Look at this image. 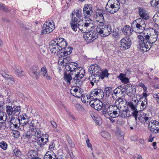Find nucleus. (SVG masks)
<instances>
[{
	"mask_svg": "<svg viewBox=\"0 0 159 159\" xmlns=\"http://www.w3.org/2000/svg\"><path fill=\"white\" fill-rule=\"evenodd\" d=\"M134 87H133V89H129L128 92H127V95L130 96L133 95L135 93L136 89Z\"/></svg>",
	"mask_w": 159,
	"mask_h": 159,
	"instance_id": "obj_55",
	"label": "nucleus"
},
{
	"mask_svg": "<svg viewBox=\"0 0 159 159\" xmlns=\"http://www.w3.org/2000/svg\"><path fill=\"white\" fill-rule=\"evenodd\" d=\"M149 117H148L146 114L142 113L140 114L138 119L139 121L143 124H148L149 122Z\"/></svg>",
	"mask_w": 159,
	"mask_h": 159,
	"instance_id": "obj_27",
	"label": "nucleus"
},
{
	"mask_svg": "<svg viewBox=\"0 0 159 159\" xmlns=\"http://www.w3.org/2000/svg\"><path fill=\"white\" fill-rule=\"evenodd\" d=\"M101 135L104 138L108 140H110L111 137L110 134L107 131H103L101 132Z\"/></svg>",
	"mask_w": 159,
	"mask_h": 159,
	"instance_id": "obj_46",
	"label": "nucleus"
},
{
	"mask_svg": "<svg viewBox=\"0 0 159 159\" xmlns=\"http://www.w3.org/2000/svg\"><path fill=\"white\" fill-rule=\"evenodd\" d=\"M152 31L153 32L154 34H152L150 33V31L149 30H147V34L149 36V40H148V43L151 45L154 43L156 42L158 38V34L156 31L154 30H152Z\"/></svg>",
	"mask_w": 159,
	"mask_h": 159,
	"instance_id": "obj_17",
	"label": "nucleus"
},
{
	"mask_svg": "<svg viewBox=\"0 0 159 159\" xmlns=\"http://www.w3.org/2000/svg\"><path fill=\"white\" fill-rule=\"evenodd\" d=\"M79 31H80L83 33H86V32L92 30L94 27L93 23L90 20H88L84 22L83 21L78 22Z\"/></svg>",
	"mask_w": 159,
	"mask_h": 159,
	"instance_id": "obj_6",
	"label": "nucleus"
},
{
	"mask_svg": "<svg viewBox=\"0 0 159 159\" xmlns=\"http://www.w3.org/2000/svg\"><path fill=\"white\" fill-rule=\"evenodd\" d=\"M153 96L157 102L159 103V93H153Z\"/></svg>",
	"mask_w": 159,
	"mask_h": 159,
	"instance_id": "obj_61",
	"label": "nucleus"
},
{
	"mask_svg": "<svg viewBox=\"0 0 159 159\" xmlns=\"http://www.w3.org/2000/svg\"><path fill=\"white\" fill-rule=\"evenodd\" d=\"M25 117H26L24 116H23L22 118H21V120H20L19 119V125L20 126L21 125L22 126H23L25 127H28L29 126V128H30V123H29V122L28 121V118L26 115Z\"/></svg>",
	"mask_w": 159,
	"mask_h": 159,
	"instance_id": "obj_29",
	"label": "nucleus"
},
{
	"mask_svg": "<svg viewBox=\"0 0 159 159\" xmlns=\"http://www.w3.org/2000/svg\"><path fill=\"white\" fill-rule=\"evenodd\" d=\"M133 101L135 102H136V101L133 100V99H132V102H129L128 103V106L129 107H130L132 109V110L136 109V107H137V106H135L133 104Z\"/></svg>",
	"mask_w": 159,
	"mask_h": 159,
	"instance_id": "obj_54",
	"label": "nucleus"
},
{
	"mask_svg": "<svg viewBox=\"0 0 159 159\" xmlns=\"http://www.w3.org/2000/svg\"><path fill=\"white\" fill-rule=\"evenodd\" d=\"M137 109H135V110H132V115L134 117L135 119L136 120H137V117L138 116V111H137Z\"/></svg>",
	"mask_w": 159,
	"mask_h": 159,
	"instance_id": "obj_62",
	"label": "nucleus"
},
{
	"mask_svg": "<svg viewBox=\"0 0 159 159\" xmlns=\"http://www.w3.org/2000/svg\"><path fill=\"white\" fill-rule=\"evenodd\" d=\"M83 90L80 87H72L70 90L71 94L75 97L80 98L82 97Z\"/></svg>",
	"mask_w": 159,
	"mask_h": 159,
	"instance_id": "obj_19",
	"label": "nucleus"
},
{
	"mask_svg": "<svg viewBox=\"0 0 159 159\" xmlns=\"http://www.w3.org/2000/svg\"><path fill=\"white\" fill-rule=\"evenodd\" d=\"M71 75H72L70 73H68V72L65 71L64 75V78L65 80L69 84L70 83V80H72V78Z\"/></svg>",
	"mask_w": 159,
	"mask_h": 159,
	"instance_id": "obj_40",
	"label": "nucleus"
},
{
	"mask_svg": "<svg viewBox=\"0 0 159 159\" xmlns=\"http://www.w3.org/2000/svg\"><path fill=\"white\" fill-rule=\"evenodd\" d=\"M56 156L54 152H47L44 156V159H55Z\"/></svg>",
	"mask_w": 159,
	"mask_h": 159,
	"instance_id": "obj_37",
	"label": "nucleus"
},
{
	"mask_svg": "<svg viewBox=\"0 0 159 159\" xmlns=\"http://www.w3.org/2000/svg\"><path fill=\"white\" fill-rule=\"evenodd\" d=\"M96 29L98 34L102 37L107 36L112 33L111 26L109 25H104V23L102 25H98Z\"/></svg>",
	"mask_w": 159,
	"mask_h": 159,
	"instance_id": "obj_4",
	"label": "nucleus"
},
{
	"mask_svg": "<svg viewBox=\"0 0 159 159\" xmlns=\"http://www.w3.org/2000/svg\"><path fill=\"white\" fill-rule=\"evenodd\" d=\"M131 44L130 39L127 37L123 38L119 43V47L120 49L124 51L129 48Z\"/></svg>",
	"mask_w": 159,
	"mask_h": 159,
	"instance_id": "obj_12",
	"label": "nucleus"
},
{
	"mask_svg": "<svg viewBox=\"0 0 159 159\" xmlns=\"http://www.w3.org/2000/svg\"><path fill=\"white\" fill-rule=\"evenodd\" d=\"M74 80L73 82L75 84V87H80L82 84V82L80 80L81 79H76V78L73 77Z\"/></svg>",
	"mask_w": 159,
	"mask_h": 159,
	"instance_id": "obj_45",
	"label": "nucleus"
},
{
	"mask_svg": "<svg viewBox=\"0 0 159 159\" xmlns=\"http://www.w3.org/2000/svg\"><path fill=\"white\" fill-rule=\"evenodd\" d=\"M63 57L62 59L61 58L59 59L58 61V63L59 64H60L61 65L62 64L63 65V66H65V65L68 64L70 62V61L71 60L70 57V56H67L65 57Z\"/></svg>",
	"mask_w": 159,
	"mask_h": 159,
	"instance_id": "obj_35",
	"label": "nucleus"
},
{
	"mask_svg": "<svg viewBox=\"0 0 159 159\" xmlns=\"http://www.w3.org/2000/svg\"><path fill=\"white\" fill-rule=\"evenodd\" d=\"M29 154L31 157V159H37V157H35L36 154V152L34 151H30L29 152Z\"/></svg>",
	"mask_w": 159,
	"mask_h": 159,
	"instance_id": "obj_58",
	"label": "nucleus"
},
{
	"mask_svg": "<svg viewBox=\"0 0 159 159\" xmlns=\"http://www.w3.org/2000/svg\"><path fill=\"white\" fill-rule=\"evenodd\" d=\"M7 114L9 116L14 115L17 116L19 115L20 112V109L18 106H14L12 107L11 106H7L6 108Z\"/></svg>",
	"mask_w": 159,
	"mask_h": 159,
	"instance_id": "obj_11",
	"label": "nucleus"
},
{
	"mask_svg": "<svg viewBox=\"0 0 159 159\" xmlns=\"http://www.w3.org/2000/svg\"><path fill=\"white\" fill-rule=\"evenodd\" d=\"M0 147L4 150H6L7 148V144L4 141H2L0 143Z\"/></svg>",
	"mask_w": 159,
	"mask_h": 159,
	"instance_id": "obj_59",
	"label": "nucleus"
},
{
	"mask_svg": "<svg viewBox=\"0 0 159 159\" xmlns=\"http://www.w3.org/2000/svg\"><path fill=\"white\" fill-rule=\"evenodd\" d=\"M124 87L123 86H120L116 88L113 90V95H115V96H120V94H123L125 92L124 90Z\"/></svg>",
	"mask_w": 159,
	"mask_h": 159,
	"instance_id": "obj_32",
	"label": "nucleus"
},
{
	"mask_svg": "<svg viewBox=\"0 0 159 159\" xmlns=\"http://www.w3.org/2000/svg\"><path fill=\"white\" fill-rule=\"evenodd\" d=\"M38 138H39L37 141V143L38 145H42L44 144V142L45 139L43 138V134L40 137H37Z\"/></svg>",
	"mask_w": 159,
	"mask_h": 159,
	"instance_id": "obj_53",
	"label": "nucleus"
},
{
	"mask_svg": "<svg viewBox=\"0 0 159 159\" xmlns=\"http://www.w3.org/2000/svg\"><path fill=\"white\" fill-rule=\"evenodd\" d=\"M92 100L89 104L91 106L94 108L98 111L101 110L103 107L102 102L99 99H97L96 101Z\"/></svg>",
	"mask_w": 159,
	"mask_h": 159,
	"instance_id": "obj_21",
	"label": "nucleus"
},
{
	"mask_svg": "<svg viewBox=\"0 0 159 159\" xmlns=\"http://www.w3.org/2000/svg\"><path fill=\"white\" fill-rule=\"evenodd\" d=\"M153 20L157 25H159V12L155 14L153 17Z\"/></svg>",
	"mask_w": 159,
	"mask_h": 159,
	"instance_id": "obj_50",
	"label": "nucleus"
},
{
	"mask_svg": "<svg viewBox=\"0 0 159 159\" xmlns=\"http://www.w3.org/2000/svg\"><path fill=\"white\" fill-rule=\"evenodd\" d=\"M74 21H70V25L71 28L73 31L76 32H79L78 22Z\"/></svg>",
	"mask_w": 159,
	"mask_h": 159,
	"instance_id": "obj_39",
	"label": "nucleus"
},
{
	"mask_svg": "<svg viewBox=\"0 0 159 159\" xmlns=\"http://www.w3.org/2000/svg\"><path fill=\"white\" fill-rule=\"evenodd\" d=\"M76 109L78 111H82L84 110L83 107L79 103H77L75 105Z\"/></svg>",
	"mask_w": 159,
	"mask_h": 159,
	"instance_id": "obj_60",
	"label": "nucleus"
},
{
	"mask_svg": "<svg viewBox=\"0 0 159 159\" xmlns=\"http://www.w3.org/2000/svg\"><path fill=\"white\" fill-rule=\"evenodd\" d=\"M55 148V145L54 142L52 141L51 143L49 145L48 150H49L48 152H53V150Z\"/></svg>",
	"mask_w": 159,
	"mask_h": 159,
	"instance_id": "obj_57",
	"label": "nucleus"
},
{
	"mask_svg": "<svg viewBox=\"0 0 159 159\" xmlns=\"http://www.w3.org/2000/svg\"><path fill=\"white\" fill-rule=\"evenodd\" d=\"M125 100L121 97H118L115 102V104L110 106L106 110L107 113L111 118H115L120 116V110Z\"/></svg>",
	"mask_w": 159,
	"mask_h": 159,
	"instance_id": "obj_1",
	"label": "nucleus"
},
{
	"mask_svg": "<svg viewBox=\"0 0 159 159\" xmlns=\"http://www.w3.org/2000/svg\"><path fill=\"white\" fill-rule=\"evenodd\" d=\"M112 33H113L112 35L114 38H115L116 39L118 37V36L119 35V32L113 31V32L112 31Z\"/></svg>",
	"mask_w": 159,
	"mask_h": 159,
	"instance_id": "obj_63",
	"label": "nucleus"
},
{
	"mask_svg": "<svg viewBox=\"0 0 159 159\" xmlns=\"http://www.w3.org/2000/svg\"><path fill=\"white\" fill-rule=\"evenodd\" d=\"M89 70L90 73L92 71V74L100 73L101 72L100 67L96 64L90 66Z\"/></svg>",
	"mask_w": 159,
	"mask_h": 159,
	"instance_id": "obj_26",
	"label": "nucleus"
},
{
	"mask_svg": "<svg viewBox=\"0 0 159 159\" xmlns=\"http://www.w3.org/2000/svg\"><path fill=\"white\" fill-rule=\"evenodd\" d=\"M92 78L93 81L95 83L98 82L101 78L100 73L92 74Z\"/></svg>",
	"mask_w": 159,
	"mask_h": 159,
	"instance_id": "obj_44",
	"label": "nucleus"
},
{
	"mask_svg": "<svg viewBox=\"0 0 159 159\" xmlns=\"http://www.w3.org/2000/svg\"><path fill=\"white\" fill-rule=\"evenodd\" d=\"M13 155L17 157H20L21 154L20 150L18 148H16L13 150Z\"/></svg>",
	"mask_w": 159,
	"mask_h": 159,
	"instance_id": "obj_56",
	"label": "nucleus"
},
{
	"mask_svg": "<svg viewBox=\"0 0 159 159\" xmlns=\"http://www.w3.org/2000/svg\"><path fill=\"white\" fill-rule=\"evenodd\" d=\"M139 85L143 88L144 92H147V88L145 86L144 84L140 83Z\"/></svg>",
	"mask_w": 159,
	"mask_h": 159,
	"instance_id": "obj_64",
	"label": "nucleus"
},
{
	"mask_svg": "<svg viewBox=\"0 0 159 159\" xmlns=\"http://www.w3.org/2000/svg\"><path fill=\"white\" fill-rule=\"evenodd\" d=\"M81 11L80 9L74 10L72 13V18L71 21L79 22L82 19Z\"/></svg>",
	"mask_w": 159,
	"mask_h": 159,
	"instance_id": "obj_16",
	"label": "nucleus"
},
{
	"mask_svg": "<svg viewBox=\"0 0 159 159\" xmlns=\"http://www.w3.org/2000/svg\"><path fill=\"white\" fill-rule=\"evenodd\" d=\"M103 107L105 109H107V108L110 106L111 102L108 100L105 99L103 101Z\"/></svg>",
	"mask_w": 159,
	"mask_h": 159,
	"instance_id": "obj_47",
	"label": "nucleus"
},
{
	"mask_svg": "<svg viewBox=\"0 0 159 159\" xmlns=\"http://www.w3.org/2000/svg\"><path fill=\"white\" fill-rule=\"evenodd\" d=\"M104 93L103 91L99 89H95L92 91V93L90 94V96L93 97V96L96 97L95 98L96 99H101L104 97Z\"/></svg>",
	"mask_w": 159,
	"mask_h": 159,
	"instance_id": "obj_22",
	"label": "nucleus"
},
{
	"mask_svg": "<svg viewBox=\"0 0 159 159\" xmlns=\"http://www.w3.org/2000/svg\"><path fill=\"white\" fill-rule=\"evenodd\" d=\"M78 64L75 62H69L68 64L65 65L64 68V70L68 73L69 72L71 74L74 75L75 73L76 70H78Z\"/></svg>",
	"mask_w": 159,
	"mask_h": 159,
	"instance_id": "obj_13",
	"label": "nucleus"
},
{
	"mask_svg": "<svg viewBox=\"0 0 159 159\" xmlns=\"http://www.w3.org/2000/svg\"><path fill=\"white\" fill-rule=\"evenodd\" d=\"M83 13L86 16H89L93 12L92 8L90 4L84 5L83 10Z\"/></svg>",
	"mask_w": 159,
	"mask_h": 159,
	"instance_id": "obj_25",
	"label": "nucleus"
},
{
	"mask_svg": "<svg viewBox=\"0 0 159 159\" xmlns=\"http://www.w3.org/2000/svg\"><path fill=\"white\" fill-rule=\"evenodd\" d=\"M132 110L126 109L120 110V116L122 118H126L132 115Z\"/></svg>",
	"mask_w": 159,
	"mask_h": 159,
	"instance_id": "obj_30",
	"label": "nucleus"
},
{
	"mask_svg": "<svg viewBox=\"0 0 159 159\" xmlns=\"http://www.w3.org/2000/svg\"><path fill=\"white\" fill-rule=\"evenodd\" d=\"M67 42L62 38L57 39L55 41L53 40L49 44V48L52 53H57V56L61 58L60 55L62 48H64V46H66Z\"/></svg>",
	"mask_w": 159,
	"mask_h": 159,
	"instance_id": "obj_3",
	"label": "nucleus"
},
{
	"mask_svg": "<svg viewBox=\"0 0 159 159\" xmlns=\"http://www.w3.org/2000/svg\"><path fill=\"white\" fill-rule=\"evenodd\" d=\"M2 76L4 78L7 80L8 82L11 84H15V81L14 78L12 77H9V75L4 73L1 74Z\"/></svg>",
	"mask_w": 159,
	"mask_h": 159,
	"instance_id": "obj_41",
	"label": "nucleus"
},
{
	"mask_svg": "<svg viewBox=\"0 0 159 159\" xmlns=\"http://www.w3.org/2000/svg\"><path fill=\"white\" fill-rule=\"evenodd\" d=\"M123 32L124 34L129 36L131 35L133 31L132 29L130 26H126L123 27Z\"/></svg>",
	"mask_w": 159,
	"mask_h": 159,
	"instance_id": "obj_38",
	"label": "nucleus"
},
{
	"mask_svg": "<svg viewBox=\"0 0 159 159\" xmlns=\"http://www.w3.org/2000/svg\"><path fill=\"white\" fill-rule=\"evenodd\" d=\"M41 74L43 78L47 80H50L52 79L51 77L48 74V71L45 66L42 67L41 69Z\"/></svg>",
	"mask_w": 159,
	"mask_h": 159,
	"instance_id": "obj_34",
	"label": "nucleus"
},
{
	"mask_svg": "<svg viewBox=\"0 0 159 159\" xmlns=\"http://www.w3.org/2000/svg\"><path fill=\"white\" fill-rule=\"evenodd\" d=\"M149 36L147 34V30L144 33L138 35V41L139 43H148Z\"/></svg>",
	"mask_w": 159,
	"mask_h": 159,
	"instance_id": "obj_20",
	"label": "nucleus"
},
{
	"mask_svg": "<svg viewBox=\"0 0 159 159\" xmlns=\"http://www.w3.org/2000/svg\"><path fill=\"white\" fill-rule=\"evenodd\" d=\"M55 28L53 22L47 21L43 25L42 28L41 34H46L52 32Z\"/></svg>",
	"mask_w": 159,
	"mask_h": 159,
	"instance_id": "obj_9",
	"label": "nucleus"
},
{
	"mask_svg": "<svg viewBox=\"0 0 159 159\" xmlns=\"http://www.w3.org/2000/svg\"><path fill=\"white\" fill-rule=\"evenodd\" d=\"M149 129L153 133H159V122L156 120H152L149 122Z\"/></svg>",
	"mask_w": 159,
	"mask_h": 159,
	"instance_id": "obj_14",
	"label": "nucleus"
},
{
	"mask_svg": "<svg viewBox=\"0 0 159 159\" xmlns=\"http://www.w3.org/2000/svg\"><path fill=\"white\" fill-rule=\"evenodd\" d=\"M78 70H77L75 73H74V75L76 79H81L84 76L85 74V70L84 69L82 68H78Z\"/></svg>",
	"mask_w": 159,
	"mask_h": 159,
	"instance_id": "obj_28",
	"label": "nucleus"
},
{
	"mask_svg": "<svg viewBox=\"0 0 159 159\" xmlns=\"http://www.w3.org/2000/svg\"><path fill=\"white\" fill-rule=\"evenodd\" d=\"M39 122L36 120H32L30 122V131L25 133L23 136L25 139H30L32 136L37 137H40L43 134V133L39 128Z\"/></svg>",
	"mask_w": 159,
	"mask_h": 159,
	"instance_id": "obj_2",
	"label": "nucleus"
},
{
	"mask_svg": "<svg viewBox=\"0 0 159 159\" xmlns=\"http://www.w3.org/2000/svg\"><path fill=\"white\" fill-rule=\"evenodd\" d=\"M137 106L140 104V108L141 110H143L145 108L147 105V101L146 98H141L140 100L137 102Z\"/></svg>",
	"mask_w": 159,
	"mask_h": 159,
	"instance_id": "obj_31",
	"label": "nucleus"
},
{
	"mask_svg": "<svg viewBox=\"0 0 159 159\" xmlns=\"http://www.w3.org/2000/svg\"><path fill=\"white\" fill-rule=\"evenodd\" d=\"M138 10L139 13L141 18L145 20L149 19V14L146 10L142 7H139Z\"/></svg>",
	"mask_w": 159,
	"mask_h": 159,
	"instance_id": "obj_23",
	"label": "nucleus"
},
{
	"mask_svg": "<svg viewBox=\"0 0 159 159\" xmlns=\"http://www.w3.org/2000/svg\"><path fill=\"white\" fill-rule=\"evenodd\" d=\"M67 45V44L66 46H64L63 47L64 48H62L61 52V54L60 55L61 58L68 55L70 54L72 52V48L69 46L68 47H66Z\"/></svg>",
	"mask_w": 159,
	"mask_h": 159,
	"instance_id": "obj_24",
	"label": "nucleus"
},
{
	"mask_svg": "<svg viewBox=\"0 0 159 159\" xmlns=\"http://www.w3.org/2000/svg\"><path fill=\"white\" fill-rule=\"evenodd\" d=\"M132 26L134 29L136 33H141L145 28V21L141 18H138L133 21Z\"/></svg>",
	"mask_w": 159,
	"mask_h": 159,
	"instance_id": "obj_7",
	"label": "nucleus"
},
{
	"mask_svg": "<svg viewBox=\"0 0 159 159\" xmlns=\"http://www.w3.org/2000/svg\"><path fill=\"white\" fill-rule=\"evenodd\" d=\"M126 84L124 85V90H125V91L126 92H128L129 89H133V87H134V86H133V85L130 83H128L127 84Z\"/></svg>",
	"mask_w": 159,
	"mask_h": 159,
	"instance_id": "obj_51",
	"label": "nucleus"
},
{
	"mask_svg": "<svg viewBox=\"0 0 159 159\" xmlns=\"http://www.w3.org/2000/svg\"><path fill=\"white\" fill-rule=\"evenodd\" d=\"M7 119V115L5 112H0V123H4Z\"/></svg>",
	"mask_w": 159,
	"mask_h": 159,
	"instance_id": "obj_43",
	"label": "nucleus"
},
{
	"mask_svg": "<svg viewBox=\"0 0 159 159\" xmlns=\"http://www.w3.org/2000/svg\"><path fill=\"white\" fill-rule=\"evenodd\" d=\"M29 74L37 80L40 75L39 70L38 66L36 65L32 66L29 71Z\"/></svg>",
	"mask_w": 159,
	"mask_h": 159,
	"instance_id": "obj_15",
	"label": "nucleus"
},
{
	"mask_svg": "<svg viewBox=\"0 0 159 159\" xmlns=\"http://www.w3.org/2000/svg\"><path fill=\"white\" fill-rule=\"evenodd\" d=\"M109 75V74L108 73V71L107 70H106L102 72L101 71V72L100 73V75L101 78L102 79L105 77H108Z\"/></svg>",
	"mask_w": 159,
	"mask_h": 159,
	"instance_id": "obj_48",
	"label": "nucleus"
},
{
	"mask_svg": "<svg viewBox=\"0 0 159 159\" xmlns=\"http://www.w3.org/2000/svg\"><path fill=\"white\" fill-rule=\"evenodd\" d=\"M139 45L141 50L143 52L148 51L151 47V45L147 43H139Z\"/></svg>",
	"mask_w": 159,
	"mask_h": 159,
	"instance_id": "obj_33",
	"label": "nucleus"
},
{
	"mask_svg": "<svg viewBox=\"0 0 159 159\" xmlns=\"http://www.w3.org/2000/svg\"><path fill=\"white\" fill-rule=\"evenodd\" d=\"M121 82L125 84L129 83V79L126 77V74L120 73L118 77Z\"/></svg>",
	"mask_w": 159,
	"mask_h": 159,
	"instance_id": "obj_36",
	"label": "nucleus"
},
{
	"mask_svg": "<svg viewBox=\"0 0 159 159\" xmlns=\"http://www.w3.org/2000/svg\"><path fill=\"white\" fill-rule=\"evenodd\" d=\"M120 7V3L117 0H109L106 7V10L111 14L117 11Z\"/></svg>",
	"mask_w": 159,
	"mask_h": 159,
	"instance_id": "obj_5",
	"label": "nucleus"
},
{
	"mask_svg": "<svg viewBox=\"0 0 159 159\" xmlns=\"http://www.w3.org/2000/svg\"><path fill=\"white\" fill-rule=\"evenodd\" d=\"M150 3L152 7L157 8L159 7V0H152Z\"/></svg>",
	"mask_w": 159,
	"mask_h": 159,
	"instance_id": "obj_52",
	"label": "nucleus"
},
{
	"mask_svg": "<svg viewBox=\"0 0 159 159\" xmlns=\"http://www.w3.org/2000/svg\"><path fill=\"white\" fill-rule=\"evenodd\" d=\"M15 74L18 77H20L25 75V73L20 67L16 68Z\"/></svg>",
	"mask_w": 159,
	"mask_h": 159,
	"instance_id": "obj_42",
	"label": "nucleus"
},
{
	"mask_svg": "<svg viewBox=\"0 0 159 159\" xmlns=\"http://www.w3.org/2000/svg\"><path fill=\"white\" fill-rule=\"evenodd\" d=\"M116 135L118 138L121 140H122L124 139V136L123 134V132L120 129H118V131L116 132Z\"/></svg>",
	"mask_w": 159,
	"mask_h": 159,
	"instance_id": "obj_49",
	"label": "nucleus"
},
{
	"mask_svg": "<svg viewBox=\"0 0 159 159\" xmlns=\"http://www.w3.org/2000/svg\"><path fill=\"white\" fill-rule=\"evenodd\" d=\"M91 30L88 31L86 32L84 35V38L86 41L89 43H91L96 39L98 37V32L96 31Z\"/></svg>",
	"mask_w": 159,
	"mask_h": 159,
	"instance_id": "obj_10",
	"label": "nucleus"
},
{
	"mask_svg": "<svg viewBox=\"0 0 159 159\" xmlns=\"http://www.w3.org/2000/svg\"><path fill=\"white\" fill-rule=\"evenodd\" d=\"M105 13V10L102 9H99L96 10L95 14L93 15L94 19L98 22L99 25H102L104 23V15Z\"/></svg>",
	"mask_w": 159,
	"mask_h": 159,
	"instance_id": "obj_8",
	"label": "nucleus"
},
{
	"mask_svg": "<svg viewBox=\"0 0 159 159\" xmlns=\"http://www.w3.org/2000/svg\"><path fill=\"white\" fill-rule=\"evenodd\" d=\"M19 119L12 117L10 121V128L12 130H15L19 128Z\"/></svg>",
	"mask_w": 159,
	"mask_h": 159,
	"instance_id": "obj_18",
	"label": "nucleus"
}]
</instances>
